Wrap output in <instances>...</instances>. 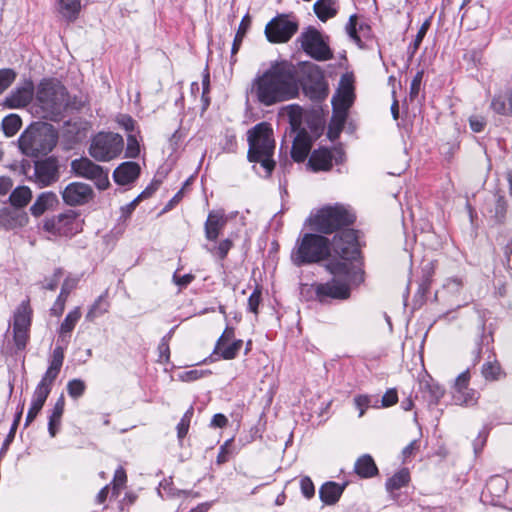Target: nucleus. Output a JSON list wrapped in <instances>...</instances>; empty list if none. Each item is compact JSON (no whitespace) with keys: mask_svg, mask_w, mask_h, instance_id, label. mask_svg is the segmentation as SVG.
Segmentation results:
<instances>
[{"mask_svg":"<svg viewBox=\"0 0 512 512\" xmlns=\"http://www.w3.org/2000/svg\"><path fill=\"white\" fill-rule=\"evenodd\" d=\"M300 487L306 498H311L315 493L313 482L309 477H303L300 481Z\"/></svg>","mask_w":512,"mask_h":512,"instance_id":"obj_53","label":"nucleus"},{"mask_svg":"<svg viewBox=\"0 0 512 512\" xmlns=\"http://www.w3.org/2000/svg\"><path fill=\"white\" fill-rule=\"evenodd\" d=\"M78 227L77 216L72 211L48 218L43 223L44 231L54 236H71Z\"/></svg>","mask_w":512,"mask_h":512,"instance_id":"obj_13","label":"nucleus"},{"mask_svg":"<svg viewBox=\"0 0 512 512\" xmlns=\"http://www.w3.org/2000/svg\"><path fill=\"white\" fill-rule=\"evenodd\" d=\"M58 12L67 21H75L81 10V0H56Z\"/></svg>","mask_w":512,"mask_h":512,"instance_id":"obj_28","label":"nucleus"},{"mask_svg":"<svg viewBox=\"0 0 512 512\" xmlns=\"http://www.w3.org/2000/svg\"><path fill=\"white\" fill-rule=\"evenodd\" d=\"M140 153V145L135 135H128L126 157L136 158Z\"/></svg>","mask_w":512,"mask_h":512,"instance_id":"obj_50","label":"nucleus"},{"mask_svg":"<svg viewBox=\"0 0 512 512\" xmlns=\"http://www.w3.org/2000/svg\"><path fill=\"white\" fill-rule=\"evenodd\" d=\"M261 302V291L256 288L248 299V308L251 312L257 314L258 306Z\"/></svg>","mask_w":512,"mask_h":512,"instance_id":"obj_52","label":"nucleus"},{"mask_svg":"<svg viewBox=\"0 0 512 512\" xmlns=\"http://www.w3.org/2000/svg\"><path fill=\"white\" fill-rule=\"evenodd\" d=\"M228 419L225 415L218 413L215 414L211 420V426L223 428L227 425Z\"/></svg>","mask_w":512,"mask_h":512,"instance_id":"obj_64","label":"nucleus"},{"mask_svg":"<svg viewBox=\"0 0 512 512\" xmlns=\"http://www.w3.org/2000/svg\"><path fill=\"white\" fill-rule=\"evenodd\" d=\"M306 94L313 100H322L328 95V86L322 77L305 87Z\"/></svg>","mask_w":512,"mask_h":512,"instance_id":"obj_33","label":"nucleus"},{"mask_svg":"<svg viewBox=\"0 0 512 512\" xmlns=\"http://www.w3.org/2000/svg\"><path fill=\"white\" fill-rule=\"evenodd\" d=\"M15 77L12 69H0V95L13 83Z\"/></svg>","mask_w":512,"mask_h":512,"instance_id":"obj_47","label":"nucleus"},{"mask_svg":"<svg viewBox=\"0 0 512 512\" xmlns=\"http://www.w3.org/2000/svg\"><path fill=\"white\" fill-rule=\"evenodd\" d=\"M354 406L359 411L358 417H363L366 410L370 407L371 399L368 395H357L354 397Z\"/></svg>","mask_w":512,"mask_h":512,"instance_id":"obj_48","label":"nucleus"},{"mask_svg":"<svg viewBox=\"0 0 512 512\" xmlns=\"http://www.w3.org/2000/svg\"><path fill=\"white\" fill-rule=\"evenodd\" d=\"M333 251L342 259L332 260L327 270L334 276L333 279L316 287V299L320 302L332 299H347L350 296L349 280L352 271L351 260L358 255L357 236L354 230L344 229L337 233L332 242Z\"/></svg>","mask_w":512,"mask_h":512,"instance_id":"obj_1","label":"nucleus"},{"mask_svg":"<svg viewBox=\"0 0 512 512\" xmlns=\"http://www.w3.org/2000/svg\"><path fill=\"white\" fill-rule=\"evenodd\" d=\"M32 199V191L27 186L16 187L10 194L9 201L14 208L25 207Z\"/></svg>","mask_w":512,"mask_h":512,"instance_id":"obj_30","label":"nucleus"},{"mask_svg":"<svg viewBox=\"0 0 512 512\" xmlns=\"http://www.w3.org/2000/svg\"><path fill=\"white\" fill-rule=\"evenodd\" d=\"M281 114L287 117L293 131L300 129L302 124V108L298 105H288L281 110Z\"/></svg>","mask_w":512,"mask_h":512,"instance_id":"obj_35","label":"nucleus"},{"mask_svg":"<svg viewBox=\"0 0 512 512\" xmlns=\"http://www.w3.org/2000/svg\"><path fill=\"white\" fill-rule=\"evenodd\" d=\"M354 87L351 79L343 76L339 87L332 98L333 114L329 124V132L339 134L347 119L348 110L354 102Z\"/></svg>","mask_w":512,"mask_h":512,"instance_id":"obj_6","label":"nucleus"},{"mask_svg":"<svg viewBox=\"0 0 512 512\" xmlns=\"http://www.w3.org/2000/svg\"><path fill=\"white\" fill-rule=\"evenodd\" d=\"M312 147V139L307 131L300 130L292 145L291 156L296 162H303L308 156Z\"/></svg>","mask_w":512,"mask_h":512,"instance_id":"obj_21","label":"nucleus"},{"mask_svg":"<svg viewBox=\"0 0 512 512\" xmlns=\"http://www.w3.org/2000/svg\"><path fill=\"white\" fill-rule=\"evenodd\" d=\"M63 360H64L63 347H61V346L55 347L53 350L52 360L50 362V365H49L46 373L42 377V379L53 384V382L57 378V376L60 372V369L63 365Z\"/></svg>","mask_w":512,"mask_h":512,"instance_id":"obj_26","label":"nucleus"},{"mask_svg":"<svg viewBox=\"0 0 512 512\" xmlns=\"http://www.w3.org/2000/svg\"><path fill=\"white\" fill-rule=\"evenodd\" d=\"M378 469L370 455L361 456L355 463V472L362 478H369L377 473Z\"/></svg>","mask_w":512,"mask_h":512,"instance_id":"obj_31","label":"nucleus"},{"mask_svg":"<svg viewBox=\"0 0 512 512\" xmlns=\"http://www.w3.org/2000/svg\"><path fill=\"white\" fill-rule=\"evenodd\" d=\"M470 374L468 371L462 372L455 380L454 392L464 391L469 388Z\"/></svg>","mask_w":512,"mask_h":512,"instance_id":"obj_51","label":"nucleus"},{"mask_svg":"<svg viewBox=\"0 0 512 512\" xmlns=\"http://www.w3.org/2000/svg\"><path fill=\"white\" fill-rule=\"evenodd\" d=\"M329 242L324 236L307 233L303 236L296 251L292 254L295 265L316 263L329 255Z\"/></svg>","mask_w":512,"mask_h":512,"instance_id":"obj_7","label":"nucleus"},{"mask_svg":"<svg viewBox=\"0 0 512 512\" xmlns=\"http://www.w3.org/2000/svg\"><path fill=\"white\" fill-rule=\"evenodd\" d=\"M443 287L450 293H456L462 287V282L458 278H450L446 280Z\"/></svg>","mask_w":512,"mask_h":512,"instance_id":"obj_58","label":"nucleus"},{"mask_svg":"<svg viewBox=\"0 0 512 512\" xmlns=\"http://www.w3.org/2000/svg\"><path fill=\"white\" fill-rule=\"evenodd\" d=\"M423 78V71H419L414 76L411 82L410 94L411 96H417L420 91V86Z\"/></svg>","mask_w":512,"mask_h":512,"instance_id":"obj_59","label":"nucleus"},{"mask_svg":"<svg viewBox=\"0 0 512 512\" xmlns=\"http://www.w3.org/2000/svg\"><path fill=\"white\" fill-rule=\"evenodd\" d=\"M251 93L264 106H272L298 96L299 85L295 67L287 62H274L252 81Z\"/></svg>","mask_w":512,"mask_h":512,"instance_id":"obj_2","label":"nucleus"},{"mask_svg":"<svg viewBox=\"0 0 512 512\" xmlns=\"http://www.w3.org/2000/svg\"><path fill=\"white\" fill-rule=\"evenodd\" d=\"M232 246L233 242L230 239H223L218 243V245L214 246L213 248L206 246V249L212 255L222 260L227 256Z\"/></svg>","mask_w":512,"mask_h":512,"instance_id":"obj_42","label":"nucleus"},{"mask_svg":"<svg viewBox=\"0 0 512 512\" xmlns=\"http://www.w3.org/2000/svg\"><path fill=\"white\" fill-rule=\"evenodd\" d=\"M194 279L192 274H185L183 276H177L176 274L173 276V281L176 285L183 288L190 284Z\"/></svg>","mask_w":512,"mask_h":512,"instance_id":"obj_62","label":"nucleus"},{"mask_svg":"<svg viewBox=\"0 0 512 512\" xmlns=\"http://www.w3.org/2000/svg\"><path fill=\"white\" fill-rule=\"evenodd\" d=\"M314 12L321 21L333 17L336 14V10L332 6L331 0H317L314 3Z\"/></svg>","mask_w":512,"mask_h":512,"instance_id":"obj_38","label":"nucleus"},{"mask_svg":"<svg viewBox=\"0 0 512 512\" xmlns=\"http://www.w3.org/2000/svg\"><path fill=\"white\" fill-rule=\"evenodd\" d=\"M249 143L248 159L251 162H259L270 175L275 167L272 156L275 149L273 130L269 123L261 122L247 133Z\"/></svg>","mask_w":512,"mask_h":512,"instance_id":"obj_3","label":"nucleus"},{"mask_svg":"<svg viewBox=\"0 0 512 512\" xmlns=\"http://www.w3.org/2000/svg\"><path fill=\"white\" fill-rule=\"evenodd\" d=\"M410 480V475L407 469H402L395 473L391 478H389L386 482V488L389 492H393L398 490L408 484Z\"/></svg>","mask_w":512,"mask_h":512,"instance_id":"obj_36","label":"nucleus"},{"mask_svg":"<svg viewBox=\"0 0 512 512\" xmlns=\"http://www.w3.org/2000/svg\"><path fill=\"white\" fill-rule=\"evenodd\" d=\"M353 221L354 215L341 205L323 207L311 218L313 228L326 234Z\"/></svg>","mask_w":512,"mask_h":512,"instance_id":"obj_8","label":"nucleus"},{"mask_svg":"<svg viewBox=\"0 0 512 512\" xmlns=\"http://www.w3.org/2000/svg\"><path fill=\"white\" fill-rule=\"evenodd\" d=\"M506 487L505 479L500 476L492 477L486 485L489 492H496L498 496L505 491Z\"/></svg>","mask_w":512,"mask_h":512,"instance_id":"obj_46","label":"nucleus"},{"mask_svg":"<svg viewBox=\"0 0 512 512\" xmlns=\"http://www.w3.org/2000/svg\"><path fill=\"white\" fill-rule=\"evenodd\" d=\"M107 292L100 295L94 303L89 308L87 314H86V320L87 321H94L96 318L104 315L108 312L109 309V303L107 301Z\"/></svg>","mask_w":512,"mask_h":512,"instance_id":"obj_32","label":"nucleus"},{"mask_svg":"<svg viewBox=\"0 0 512 512\" xmlns=\"http://www.w3.org/2000/svg\"><path fill=\"white\" fill-rule=\"evenodd\" d=\"M71 170L76 176L93 181L100 190H104L109 186L108 171L87 157L73 160L71 162Z\"/></svg>","mask_w":512,"mask_h":512,"instance_id":"obj_11","label":"nucleus"},{"mask_svg":"<svg viewBox=\"0 0 512 512\" xmlns=\"http://www.w3.org/2000/svg\"><path fill=\"white\" fill-rule=\"evenodd\" d=\"M57 203V196L53 192L41 193L30 207L33 216L39 217Z\"/></svg>","mask_w":512,"mask_h":512,"instance_id":"obj_25","label":"nucleus"},{"mask_svg":"<svg viewBox=\"0 0 512 512\" xmlns=\"http://www.w3.org/2000/svg\"><path fill=\"white\" fill-rule=\"evenodd\" d=\"M507 103L501 97L493 98L491 108L494 112L500 115H512V85L507 93Z\"/></svg>","mask_w":512,"mask_h":512,"instance_id":"obj_39","label":"nucleus"},{"mask_svg":"<svg viewBox=\"0 0 512 512\" xmlns=\"http://www.w3.org/2000/svg\"><path fill=\"white\" fill-rule=\"evenodd\" d=\"M57 143V134L52 125L36 122L26 128L18 139L23 154L31 157L49 153Z\"/></svg>","mask_w":512,"mask_h":512,"instance_id":"obj_4","label":"nucleus"},{"mask_svg":"<svg viewBox=\"0 0 512 512\" xmlns=\"http://www.w3.org/2000/svg\"><path fill=\"white\" fill-rule=\"evenodd\" d=\"M469 124L472 131L478 133L484 129L486 122L485 119L481 116H472L469 119Z\"/></svg>","mask_w":512,"mask_h":512,"instance_id":"obj_57","label":"nucleus"},{"mask_svg":"<svg viewBox=\"0 0 512 512\" xmlns=\"http://www.w3.org/2000/svg\"><path fill=\"white\" fill-rule=\"evenodd\" d=\"M36 101L43 118L57 120L68 106L67 90L60 82L45 79L38 85Z\"/></svg>","mask_w":512,"mask_h":512,"instance_id":"obj_5","label":"nucleus"},{"mask_svg":"<svg viewBox=\"0 0 512 512\" xmlns=\"http://www.w3.org/2000/svg\"><path fill=\"white\" fill-rule=\"evenodd\" d=\"M81 317L80 308L76 307L72 311H70L64 321L62 322L59 330V338L64 341L65 337L71 333L74 329L76 323L79 321Z\"/></svg>","mask_w":512,"mask_h":512,"instance_id":"obj_34","label":"nucleus"},{"mask_svg":"<svg viewBox=\"0 0 512 512\" xmlns=\"http://www.w3.org/2000/svg\"><path fill=\"white\" fill-rule=\"evenodd\" d=\"M86 385L80 379H73L67 384V391L70 397L77 399L84 394Z\"/></svg>","mask_w":512,"mask_h":512,"instance_id":"obj_44","label":"nucleus"},{"mask_svg":"<svg viewBox=\"0 0 512 512\" xmlns=\"http://www.w3.org/2000/svg\"><path fill=\"white\" fill-rule=\"evenodd\" d=\"M482 374L487 380H497L500 374V366L496 363H485L482 367Z\"/></svg>","mask_w":512,"mask_h":512,"instance_id":"obj_49","label":"nucleus"},{"mask_svg":"<svg viewBox=\"0 0 512 512\" xmlns=\"http://www.w3.org/2000/svg\"><path fill=\"white\" fill-rule=\"evenodd\" d=\"M140 173V166L136 162H124L113 173L116 183L126 185L133 182Z\"/></svg>","mask_w":512,"mask_h":512,"instance_id":"obj_24","label":"nucleus"},{"mask_svg":"<svg viewBox=\"0 0 512 512\" xmlns=\"http://www.w3.org/2000/svg\"><path fill=\"white\" fill-rule=\"evenodd\" d=\"M346 31L348 33V35L356 42H359L360 41V38L359 36L357 35V31H356V16L352 15L350 18H349V22L346 26Z\"/></svg>","mask_w":512,"mask_h":512,"instance_id":"obj_60","label":"nucleus"},{"mask_svg":"<svg viewBox=\"0 0 512 512\" xmlns=\"http://www.w3.org/2000/svg\"><path fill=\"white\" fill-rule=\"evenodd\" d=\"M59 178L58 164L53 158L36 161L34 175L30 177L40 187H46L56 182Z\"/></svg>","mask_w":512,"mask_h":512,"instance_id":"obj_16","label":"nucleus"},{"mask_svg":"<svg viewBox=\"0 0 512 512\" xmlns=\"http://www.w3.org/2000/svg\"><path fill=\"white\" fill-rule=\"evenodd\" d=\"M28 214L18 208L0 211V224L6 229H16L27 225Z\"/></svg>","mask_w":512,"mask_h":512,"instance_id":"obj_22","label":"nucleus"},{"mask_svg":"<svg viewBox=\"0 0 512 512\" xmlns=\"http://www.w3.org/2000/svg\"><path fill=\"white\" fill-rule=\"evenodd\" d=\"M13 181L10 177L0 176V195H5L12 188Z\"/></svg>","mask_w":512,"mask_h":512,"instance_id":"obj_63","label":"nucleus"},{"mask_svg":"<svg viewBox=\"0 0 512 512\" xmlns=\"http://www.w3.org/2000/svg\"><path fill=\"white\" fill-rule=\"evenodd\" d=\"M318 284H303L301 286V295L307 299L316 298V287Z\"/></svg>","mask_w":512,"mask_h":512,"instance_id":"obj_61","label":"nucleus"},{"mask_svg":"<svg viewBox=\"0 0 512 512\" xmlns=\"http://www.w3.org/2000/svg\"><path fill=\"white\" fill-rule=\"evenodd\" d=\"M398 401L397 392L395 389H390L385 392V394L382 397V406L383 407H390L394 404H396Z\"/></svg>","mask_w":512,"mask_h":512,"instance_id":"obj_54","label":"nucleus"},{"mask_svg":"<svg viewBox=\"0 0 512 512\" xmlns=\"http://www.w3.org/2000/svg\"><path fill=\"white\" fill-rule=\"evenodd\" d=\"M300 42L302 49L318 61L329 60L333 57L330 48L316 29L309 28L303 32L300 36Z\"/></svg>","mask_w":512,"mask_h":512,"instance_id":"obj_12","label":"nucleus"},{"mask_svg":"<svg viewBox=\"0 0 512 512\" xmlns=\"http://www.w3.org/2000/svg\"><path fill=\"white\" fill-rule=\"evenodd\" d=\"M64 407H65V400H64L63 395H61L57 399V401L52 409V412L49 416L48 431H49V434L51 437H55L57 432L59 431V428L61 425V419H62V416L64 413Z\"/></svg>","mask_w":512,"mask_h":512,"instance_id":"obj_27","label":"nucleus"},{"mask_svg":"<svg viewBox=\"0 0 512 512\" xmlns=\"http://www.w3.org/2000/svg\"><path fill=\"white\" fill-rule=\"evenodd\" d=\"M62 275H63L62 270L57 269L54 272L52 278L49 280H46V283L43 285V288L47 289V290H54L57 287Z\"/></svg>","mask_w":512,"mask_h":512,"instance_id":"obj_56","label":"nucleus"},{"mask_svg":"<svg viewBox=\"0 0 512 512\" xmlns=\"http://www.w3.org/2000/svg\"><path fill=\"white\" fill-rule=\"evenodd\" d=\"M34 95V85L31 81L12 91L9 96L5 98L4 105L11 109H18L28 105Z\"/></svg>","mask_w":512,"mask_h":512,"instance_id":"obj_20","label":"nucleus"},{"mask_svg":"<svg viewBox=\"0 0 512 512\" xmlns=\"http://www.w3.org/2000/svg\"><path fill=\"white\" fill-rule=\"evenodd\" d=\"M343 492V487L334 482H327L322 485L319 491L321 500L326 504H334Z\"/></svg>","mask_w":512,"mask_h":512,"instance_id":"obj_29","label":"nucleus"},{"mask_svg":"<svg viewBox=\"0 0 512 512\" xmlns=\"http://www.w3.org/2000/svg\"><path fill=\"white\" fill-rule=\"evenodd\" d=\"M296 22L285 16H278L272 19L265 27L267 39L272 43L287 42L297 31Z\"/></svg>","mask_w":512,"mask_h":512,"instance_id":"obj_14","label":"nucleus"},{"mask_svg":"<svg viewBox=\"0 0 512 512\" xmlns=\"http://www.w3.org/2000/svg\"><path fill=\"white\" fill-rule=\"evenodd\" d=\"M478 393L474 389L467 388L464 391L453 392V400L457 405L472 406L477 403Z\"/></svg>","mask_w":512,"mask_h":512,"instance_id":"obj_37","label":"nucleus"},{"mask_svg":"<svg viewBox=\"0 0 512 512\" xmlns=\"http://www.w3.org/2000/svg\"><path fill=\"white\" fill-rule=\"evenodd\" d=\"M429 26H430V20L427 19L420 27V29L418 30V33L415 37V40H414V43H413V46H414V49H418L419 45L421 44L424 36L426 35L428 29H429Z\"/></svg>","mask_w":512,"mask_h":512,"instance_id":"obj_55","label":"nucleus"},{"mask_svg":"<svg viewBox=\"0 0 512 512\" xmlns=\"http://www.w3.org/2000/svg\"><path fill=\"white\" fill-rule=\"evenodd\" d=\"M127 481L126 472L122 467H119L114 474V478L112 481L113 485V495H118L119 491L125 486Z\"/></svg>","mask_w":512,"mask_h":512,"instance_id":"obj_45","label":"nucleus"},{"mask_svg":"<svg viewBox=\"0 0 512 512\" xmlns=\"http://www.w3.org/2000/svg\"><path fill=\"white\" fill-rule=\"evenodd\" d=\"M250 24H251L250 17L248 15H245L240 22V25L238 27L237 33H236L234 41H233V45H232V49H231L232 56H234L238 52V50L242 44L243 38L245 37V34L250 27Z\"/></svg>","mask_w":512,"mask_h":512,"instance_id":"obj_40","label":"nucleus"},{"mask_svg":"<svg viewBox=\"0 0 512 512\" xmlns=\"http://www.w3.org/2000/svg\"><path fill=\"white\" fill-rule=\"evenodd\" d=\"M226 222L227 219L222 211H211L204 225L206 239L215 241L225 227Z\"/></svg>","mask_w":512,"mask_h":512,"instance_id":"obj_23","label":"nucleus"},{"mask_svg":"<svg viewBox=\"0 0 512 512\" xmlns=\"http://www.w3.org/2000/svg\"><path fill=\"white\" fill-rule=\"evenodd\" d=\"M234 330L227 327L218 339L214 352L223 359L231 360L236 357L242 347V340H234Z\"/></svg>","mask_w":512,"mask_h":512,"instance_id":"obj_18","label":"nucleus"},{"mask_svg":"<svg viewBox=\"0 0 512 512\" xmlns=\"http://www.w3.org/2000/svg\"><path fill=\"white\" fill-rule=\"evenodd\" d=\"M94 196L90 185L73 182L68 184L62 191L63 201L69 206H79L88 203Z\"/></svg>","mask_w":512,"mask_h":512,"instance_id":"obj_17","label":"nucleus"},{"mask_svg":"<svg viewBox=\"0 0 512 512\" xmlns=\"http://www.w3.org/2000/svg\"><path fill=\"white\" fill-rule=\"evenodd\" d=\"M194 413L193 407H189V409L184 413L180 422L177 425V436L179 440H182L188 433L190 422Z\"/></svg>","mask_w":512,"mask_h":512,"instance_id":"obj_43","label":"nucleus"},{"mask_svg":"<svg viewBox=\"0 0 512 512\" xmlns=\"http://www.w3.org/2000/svg\"><path fill=\"white\" fill-rule=\"evenodd\" d=\"M21 118L16 114L6 116L2 121V128L6 136H14L21 128Z\"/></svg>","mask_w":512,"mask_h":512,"instance_id":"obj_41","label":"nucleus"},{"mask_svg":"<svg viewBox=\"0 0 512 512\" xmlns=\"http://www.w3.org/2000/svg\"><path fill=\"white\" fill-rule=\"evenodd\" d=\"M344 152L341 148H319L312 152L308 166L314 171H328L332 168L333 162L342 163L344 161Z\"/></svg>","mask_w":512,"mask_h":512,"instance_id":"obj_15","label":"nucleus"},{"mask_svg":"<svg viewBox=\"0 0 512 512\" xmlns=\"http://www.w3.org/2000/svg\"><path fill=\"white\" fill-rule=\"evenodd\" d=\"M124 147L121 135L113 132H100L92 139L89 155L96 161L108 162L120 155Z\"/></svg>","mask_w":512,"mask_h":512,"instance_id":"obj_9","label":"nucleus"},{"mask_svg":"<svg viewBox=\"0 0 512 512\" xmlns=\"http://www.w3.org/2000/svg\"><path fill=\"white\" fill-rule=\"evenodd\" d=\"M32 308L30 301H22L16 308L13 316V338L18 349L26 347L29 339V330L32 321Z\"/></svg>","mask_w":512,"mask_h":512,"instance_id":"obj_10","label":"nucleus"},{"mask_svg":"<svg viewBox=\"0 0 512 512\" xmlns=\"http://www.w3.org/2000/svg\"><path fill=\"white\" fill-rule=\"evenodd\" d=\"M52 383L47 382L43 379L38 383L36 386L33 398L31 401L30 408L28 410L25 425H29L38 415V413L41 411L42 407L45 404V401L47 397L49 396L51 389H52Z\"/></svg>","mask_w":512,"mask_h":512,"instance_id":"obj_19","label":"nucleus"}]
</instances>
